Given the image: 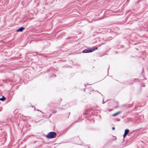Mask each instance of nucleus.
<instances>
[{"label":"nucleus","instance_id":"6","mask_svg":"<svg viewBox=\"0 0 148 148\" xmlns=\"http://www.w3.org/2000/svg\"><path fill=\"white\" fill-rule=\"evenodd\" d=\"M5 99V98L3 96V97L0 99V100L2 101H4Z\"/></svg>","mask_w":148,"mask_h":148},{"label":"nucleus","instance_id":"7","mask_svg":"<svg viewBox=\"0 0 148 148\" xmlns=\"http://www.w3.org/2000/svg\"><path fill=\"white\" fill-rule=\"evenodd\" d=\"M115 127H113L112 128V129L113 130H115Z\"/></svg>","mask_w":148,"mask_h":148},{"label":"nucleus","instance_id":"4","mask_svg":"<svg viewBox=\"0 0 148 148\" xmlns=\"http://www.w3.org/2000/svg\"><path fill=\"white\" fill-rule=\"evenodd\" d=\"M25 28L24 27H20V28H19V29H17L16 30V32H22L23 31V30L25 29Z\"/></svg>","mask_w":148,"mask_h":148},{"label":"nucleus","instance_id":"8","mask_svg":"<svg viewBox=\"0 0 148 148\" xmlns=\"http://www.w3.org/2000/svg\"><path fill=\"white\" fill-rule=\"evenodd\" d=\"M55 112V113L56 112V111H55V112Z\"/></svg>","mask_w":148,"mask_h":148},{"label":"nucleus","instance_id":"2","mask_svg":"<svg viewBox=\"0 0 148 148\" xmlns=\"http://www.w3.org/2000/svg\"><path fill=\"white\" fill-rule=\"evenodd\" d=\"M97 49L98 48L97 47L95 48L94 49H92L91 50L88 49H85L83 51V52L84 53H87L89 52H92L94 51L95 50Z\"/></svg>","mask_w":148,"mask_h":148},{"label":"nucleus","instance_id":"1","mask_svg":"<svg viewBox=\"0 0 148 148\" xmlns=\"http://www.w3.org/2000/svg\"><path fill=\"white\" fill-rule=\"evenodd\" d=\"M57 136L56 133L54 132H51L47 135L46 137L49 139H51L55 138Z\"/></svg>","mask_w":148,"mask_h":148},{"label":"nucleus","instance_id":"3","mask_svg":"<svg viewBox=\"0 0 148 148\" xmlns=\"http://www.w3.org/2000/svg\"><path fill=\"white\" fill-rule=\"evenodd\" d=\"M129 131V130H128V129H126L125 130V133H124V136H123L124 138L127 135V134L128 133Z\"/></svg>","mask_w":148,"mask_h":148},{"label":"nucleus","instance_id":"5","mask_svg":"<svg viewBox=\"0 0 148 148\" xmlns=\"http://www.w3.org/2000/svg\"><path fill=\"white\" fill-rule=\"evenodd\" d=\"M121 112V111H119L114 114H112V116H115L119 114H120Z\"/></svg>","mask_w":148,"mask_h":148}]
</instances>
